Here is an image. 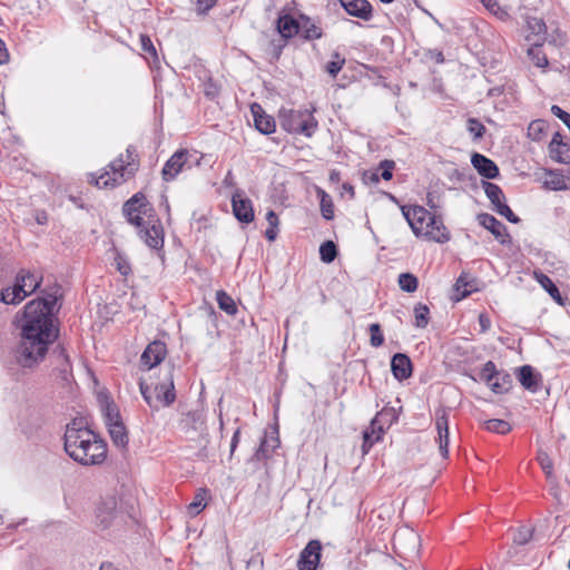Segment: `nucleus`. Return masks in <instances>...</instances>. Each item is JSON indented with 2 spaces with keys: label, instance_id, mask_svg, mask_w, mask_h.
Masks as SVG:
<instances>
[{
  "label": "nucleus",
  "instance_id": "f257e3e1",
  "mask_svg": "<svg viewBox=\"0 0 570 570\" xmlns=\"http://www.w3.org/2000/svg\"><path fill=\"white\" fill-rule=\"evenodd\" d=\"M18 327L20 337L14 350V361L23 368H33L45 360L49 345L58 337L53 314L46 303L31 301L26 305Z\"/></svg>",
  "mask_w": 570,
  "mask_h": 570
},
{
  "label": "nucleus",
  "instance_id": "f03ea898",
  "mask_svg": "<svg viewBox=\"0 0 570 570\" xmlns=\"http://www.w3.org/2000/svg\"><path fill=\"white\" fill-rule=\"evenodd\" d=\"M127 220L138 229L140 239L153 249L164 246V228L153 206L138 193L127 200L122 208Z\"/></svg>",
  "mask_w": 570,
  "mask_h": 570
},
{
  "label": "nucleus",
  "instance_id": "7ed1b4c3",
  "mask_svg": "<svg viewBox=\"0 0 570 570\" xmlns=\"http://www.w3.org/2000/svg\"><path fill=\"white\" fill-rule=\"evenodd\" d=\"M63 446L67 454L82 465H96L107 455L106 442L95 430H66Z\"/></svg>",
  "mask_w": 570,
  "mask_h": 570
},
{
  "label": "nucleus",
  "instance_id": "20e7f679",
  "mask_svg": "<svg viewBox=\"0 0 570 570\" xmlns=\"http://www.w3.org/2000/svg\"><path fill=\"white\" fill-rule=\"evenodd\" d=\"M402 214L417 237L436 243H446L450 233L443 222L422 206H401Z\"/></svg>",
  "mask_w": 570,
  "mask_h": 570
},
{
  "label": "nucleus",
  "instance_id": "39448f33",
  "mask_svg": "<svg viewBox=\"0 0 570 570\" xmlns=\"http://www.w3.org/2000/svg\"><path fill=\"white\" fill-rule=\"evenodd\" d=\"M110 170H106L99 176L90 175V183L97 187H114L120 185L130 178L138 168L134 151L128 148L125 154L115 159L109 165Z\"/></svg>",
  "mask_w": 570,
  "mask_h": 570
},
{
  "label": "nucleus",
  "instance_id": "423d86ee",
  "mask_svg": "<svg viewBox=\"0 0 570 570\" xmlns=\"http://www.w3.org/2000/svg\"><path fill=\"white\" fill-rule=\"evenodd\" d=\"M281 127L287 132L301 134L311 137L317 121L308 110L281 109L278 114Z\"/></svg>",
  "mask_w": 570,
  "mask_h": 570
},
{
  "label": "nucleus",
  "instance_id": "0eeeda50",
  "mask_svg": "<svg viewBox=\"0 0 570 570\" xmlns=\"http://www.w3.org/2000/svg\"><path fill=\"white\" fill-rule=\"evenodd\" d=\"M480 377L497 394L508 392L512 384L511 376L505 372L498 371L491 361L483 365Z\"/></svg>",
  "mask_w": 570,
  "mask_h": 570
},
{
  "label": "nucleus",
  "instance_id": "6e6552de",
  "mask_svg": "<svg viewBox=\"0 0 570 570\" xmlns=\"http://www.w3.org/2000/svg\"><path fill=\"white\" fill-rule=\"evenodd\" d=\"M322 557V544L318 540H311L299 553L298 570H317Z\"/></svg>",
  "mask_w": 570,
  "mask_h": 570
},
{
  "label": "nucleus",
  "instance_id": "1a4fd4ad",
  "mask_svg": "<svg viewBox=\"0 0 570 570\" xmlns=\"http://www.w3.org/2000/svg\"><path fill=\"white\" fill-rule=\"evenodd\" d=\"M101 413L108 428H124L118 406L106 394L98 395Z\"/></svg>",
  "mask_w": 570,
  "mask_h": 570
},
{
  "label": "nucleus",
  "instance_id": "9d476101",
  "mask_svg": "<svg viewBox=\"0 0 570 570\" xmlns=\"http://www.w3.org/2000/svg\"><path fill=\"white\" fill-rule=\"evenodd\" d=\"M189 153L186 149L177 150L165 164L161 175L163 179L170 181L183 170L188 160Z\"/></svg>",
  "mask_w": 570,
  "mask_h": 570
},
{
  "label": "nucleus",
  "instance_id": "9b49d317",
  "mask_svg": "<svg viewBox=\"0 0 570 570\" xmlns=\"http://www.w3.org/2000/svg\"><path fill=\"white\" fill-rule=\"evenodd\" d=\"M232 206L235 217L243 223H250L254 219L252 202L245 198L242 193H236L232 198Z\"/></svg>",
  "mask_w": 570,
  "mask_h": 570
},
{
  "label": "nucleus",
  "instance_id": "f8f14e48",
  "mask_svg": "<svg viewBox=\"0 0 570 570\" xmlns=\"http://www.w3.org/2000/svg\"><path fill=\"white\" fill-rule=\"evenodd\" d=\"M279 430H265L259 448L256 451L257 460L267 459L279 446Z\"/></svg>",
  "mask_w": 570,
  "mask_h": 570
},
{
  "label": "nucleus",
  "instance_id": "ddd939ff",
  "mask_svg": "<svg viewBox=\"0 0 570 570\" xmlns=\"http://www.w3.org/2000/svg\"><path fill=\"white\" fill-rule=\"evenodd\" d=\"M166 355V346L164 343L155 341L150 343L141 355V363L148 368L158 365Z\"/></svg>",
  "mask_w": 570,
  "mask_h": 570
},
{
  "label": "nucleus",
  "instance_id": "4468645a",
  "mask_svg": "<svg viewBox=\"0 0 570 570\" xmlns=\"http://www.w3.org/2000/svg\"><path fill=\"white\" fill-rule=\"evenodd\" d=\"M157 403L164 406L171 404L175 399L174 380L171 368L167 372L165 382L160 383L155 387Z\"/></svg>",
  "mask_w": 570,
  "mask_h": 570
},
{
  "label": "nucleus",
  "instance_id": "2eb2a0df",
  "mask_svg": "<svg viewBox=\"0 0 570 570\" xmlns=\"http://www.w3.org/2000/svg\"><path fill=\"white\" fill-rule=\"evenodd\" d=\"M471 163L478 173L488 179H493L499 176V168L495 163L481 154H473Z\"/></svg>",
  "mask_w": 570,
  "mask_h": 570
},
{
  "label": "nucleus",
  "instance_id": "dca6fc26",
  "mask_svg": "<svg viewBox=\"0 0 570 570\" xmlns=\"http://www.w3.org/2000/svg\"><path fill=\"white\" fill-rule=\"evenodd\" d=\"M391 370L399 381L405 380L412 374V363L407 355L397 353L392 357Z\"/></svg>",
  "mask_w": 570,
  "mask_h": 570
},
{
  "label": "nucleus",
  "instance_id": "f3484780",
  "mask_svg": "<svg viewBox=\"0 0 570 570\" xmlns=\"http://www.w3.org/2000/svg\"><path fill=\"white\" fill-rule=\"evenodd\" d=\"M343 8L348 14L368 20L372 16V8L366 0H341Z\"/></svg>",
  "mask_w": 570,
  "mask_h": 570
},
{
  "label": "nucleus",
  "instance_id": "a211bd4d",
  "mask_svg": "<svg viewBox=\"0 0 570 570\" xmlns=\"http://www.w3.org/2000/svg\"><path fill=\"white\" fill-rule=\"evenodd\" d=\"M16 283L18 285V289H20L23 296L27 297L39 288L41 277H38L35 273L22 271L17 276Z\"/></svg>",
  "mask_w": 570,
  "mask_h": 570
},
{
  "label": "nucleus",
  "instance_id": "6ab92c4d",
  "mask_svg": "<svg viewBox=\"0 0 570 570\" xmlns=\"http://www.w3.org/2000/svg\"><path fill=\"white\" fill-rule=\"evenodd\" d=\"M252 111L254 115V124L258 131L268 135L275 131V121L271 116L263 112L261 106L253 105Z\"/></svg>",
  "mask_w": 570,
  "mask_h": 570
},
{
  "label": "nucleus",
  "instance_id": "aec40b11",
  "mask_svg": "<svg viewBox=\"0 0 570 570\" xmlns=\"http://www.w3.org/2000/svg\"><path fill=\"white\" fill-rule=\"evenodd\" d=\"M301 21H297L289 14H279L277 19V30L283 38L289 39L299 33Z\"/></svg>",
  "mask_w": 570,
  "mask_h": 570
},
{
  "label": "nucleus",
  "instance_id": "412c9836",
  "mask_svg": "<svg viewBox=\"0 0 570 570\" xmlns=\"http://www.w3.org/2000/svg\"><path fill=\"white\" fill-rule=\"evenodd\" d=\"M478 218L484 228L490 230L501 243H504V236H507L505 226L500 220L490 214H481Z\"/></svg>",
  "mask_w": 570,
  "mask_h": 570
},
{
  "label": "nucleus",
  "instance_id": "4be33fe9",
  "mask_svg": "<svg viewBox=\"0 0 570 570\" xmlns=\"http://www.w3.org/2000/svg\"><path fill=\"white\" fill-rule=\"evenodd\" d=\"M116 499L107 498L97 508V519L104 527H107L116 515Z\"/></svg>",
  "mask_w": 570,
  "mask_h": 570
},
{
  "label": "nucleus",
  "instance_id": "5701e85b",
  "mask_svg": "<svg viewBox=\"0 0 570 570\" xmlns=\"http://www.w3.org/2000/svg\"><path fill=\"white\" fill-rule=\"evenodd\" d=\"M399 420V413L394 407H384L371 422V428H391L396 424Z\"/></svg>",
  "mask_w": 570,
  "mask_h": 570
},
{
  "label": "nucleus",
  "instance_id": "b1692460",
  "mask_svg": "<svg viewBox=\"0 0 570 570\" xmlns=\"http://www.w3.org/2000/svg\"><path fill=\"white\" fill-rule=\"evenodd\" d=\"M466 275H461L454 285V299L461 301L476 289L474 279L468 281Z\"/></svg>",
  "mask_w": 570,
  "mask_h": 570
},
{
  "label": "nucleus",
  "instance_id": "393cba45",
  "mask_svg": "<svg viewBox=\"0 0 570 570\" xmlns=\"http://www.w3.org/2000/svg\"><path fill=\"white\" fill-rule=\"evenodd\" d=\"M299 32L307 40L320 39L322 37V29L314 23L308 17H301Z\"/></svg>",
  "mask_w": 570,
  "mask_h": 570
},
{
  "label": "nucleus",
  "instance_id": "a878e982",
  "mask_svg": "<svg viewBox=\"0 0 570 570\" xmlns=\"http://www.w3.org/2000/svg\"><path fill=\"white\" fill-rule=\"evenodd\" d=\"M385 430H363L362 433V453L363 455L367 454L372 446L383 441Z\"/></svg>",
  "mask_w": 570,
  "mask_h": 570
},
{
  "label": "nucleus",
  "instance_id": "bb28decb",
  "mask_svg": "<svg viewBox=\"0 0 570 570\" xmlns=\"http://www.w3.org/2000/svg\"><path fill=\"white\" fill-rule=\"evenodd\" d=\"M520 383L527 389L532 392L537 391L538 389V381L533 374L532 367L530 365H524L520 368L519 374Z\"/></svg>",
  "mask_w": 570,
  "mask_h": 570
},
{
  "label": "nucleus",
  "instance_id": "cd10ccee",
  "mask_svg": "<svg viewBox=\"0 0 570 570\" xmlns=\"http://www.w3.org/2000/svg\"><path fill=\"white\" fill-rule=\"evenodd\" d=\"M317 196L320 197L321 213L322 216L331 220L334 217V205L331 197L321 188L316 189Z\"/></svg>",
  "mask_w": 570,
  "mask_h": 570
},
{
  "label": "nucleus",
  "instance_id": "c85d7f7f",
  "mask_svg": "<svg viewBox=\"0 0 570 570\" xmlns=\"http://www.w3.org/2000/svg\"><path fill=\"white\" fill-rule=\"evenodd\" d=\"M216 298L220 309L225 311L229 315H235L237 313V306L234 299L224 291H218L216 293Z\"/></svg>",
  "mask_w": 570,
  "mask_h": 570
},
{
  "label": "nucleus",
  "instance_id": "c756f323",
  "mask_svg": "<svg viewBox=\"0 0 570 570\" xmlns=\"http://www.w3.org/2000/svg\"><path fill=\"white\" fill-rule=\"evenodd\" d=\"M206 489H198L194 500L187 507L190 515H197L206 507Z\"/></svg>",
  "mask_w": 570,
  "mask_h": 570
},
{
  "label": "nucleus",
  "instance_id": "7c9ffc66",
  "mask_svg": "<svg viewBox=\"0 0 570 570\" xmlns=\"http://www.w3.org/2000/svg\"><path fill=\"white\" fill-rule=\"evenodd\" d=\"M537 281L541 286L550 294V296L557 301H561V295L558 287L551 281L549 276L543 273H534Z\"/></svg>",
  "mask_w": 570,
  "mask_h": 570
},
{
  "label": "nucleus",
  "instance_id": "2f4dec72",
  "mask_svg": "<svg viewBox=\"0 0 570 570\" xmlns=\"http://www.w3.org/2000/svg\"><path fill=\"white\" fill-rule=\"evenodd\" d=\"M26 297L21 293L20 289H18L17 283L13 287H8L2 289L1 292V301L6 304H18L22 302Z\"/></svg>",
  "mask_w": 570,
  "mask_h": 570
},
{
  "label": "nucleus",
  "instance_id": "473e14b6",
  "mask_svg": "<svg viewBox=\"0 0 570 570\" xmlns=\"http://www.w3.org/2000/svg\"><path fill=\"white\" fill-rule=\"evenodd\" d=\"M399 286L406 293H413L417 289L419 281L416 276L411 273H402L399 276Z\"/></svg>",
  "mask_w": 570,
  "mask_h": 570
},
{
  "label": "nucleus",
  "instance_id": "72a5a7b5",
  "mask_svg": "<svg viewBox=\"0 0 570 570\" xmlns=\"http://www.w3.org/2000/svg\"><path fill=\"white\" fill-rule=\"evenodd\" d=\"M320 255L324 263H332L337 255L335 244L332 240H326L323 243L320 247Z\"/></svg>",
  "mask_w": 570,
  "mask_h": 570
},
{
  "label": "nucleus",
  "instance_id": "f704fd0d",
  "mask_svg": "<svg viewBox=\"0 0 570 570\" xmlns=\"http://www.w3.org/2000/svg\"><path fill=\"white\" fill-rule=\"evenodd\" d=\"M429 307L424 304H417L414 307L415 326L424 328L429 323Z\"/></svg>",
  "mask_w": 570,
  "mask_h": 570
},
{
  "label": "nucleus",
  "instance_id": "c9c22d12",
  "mask_svg": "<svg viewBox=\"0 0 570 570\" xmlns=\"http://www.w3.org/2000/svg\"><path fill=\"white\" fill-rule=\"evenodd\" d=\"M332 57L333 60L326 63L325 70L335 78L345 65V58L341 57L338 52H334Z\"/></svg>",
  "mask_w": 570,
  "mask_h": 570
},
{
  "label": "nucleus",
  "instance_id": "e433bc0d",
  "mask_svg": "<svg viewBox=\"0 0 570 570\" xmlns=\"http://www.w3.org/2000/svg\"><path fill=\"white\" fill-rule=\"evenodd\" d=\"M537 460H538L541 469L546 473L547 478L548 479L552 478V475H553V462L550 459L549 454L546 451H543V450H539L538 454H537Z\"/></svg>",
  "mask_w": 570,
  "mask_h": 570
},
{
  "label": "nucleus",
  "instance_id": "4c0bfd02",
  "mask_svg": "<svg viewBox=\"0 0 570 570\" xmlns=\"http://www.w3.org/2000/svg\"><path fill=\"white\" fill-rule=\"evenodd\" d=\"M482 4L500 20H507L509 18L508 11L500 7L497 0H481Z\"/></svg>",
  "mask_w": 570,
  "mask_h": 570
},
{
  "label": "nucleus",
  "instance_id": "58836bf2",
  "mask_svg": "<svg viewBox=\"0 0 570 570\" xmlns=\"http://www.w3.org/2000/svg\"><path fill=\"white\" fill-rule=\"evenodd\" d=\"M483 188L487 197L490 199L491 203L499 202L500 199H505L502 189L498 185L489 181H483Z\"/></svg>",
  "mask_w": 570,
  "mask_h": 570
},
{
  "label": "nucleus",
  "instance_id": "ea45409f",
  "mask_svg": "<svg viewBox=\"0 0 570 570\" xmlns=\"http://www.w3.org/2000/svg\"><path fill=\"white\" fill-rule=\"evenodd\" d=\"M449 431L450 430H438V438H435V441L439 445L440 455L443 459H446L449 454Z\"/></svg>",
  "mask_w": 570,
  "mask_h": 570
},
{
  "label": "nucleus",
  "instance_id": "a19ab883",
  "mask_svg": "<svg viewBox=\"0 0 570 570\" xmlns=\"http://www.w3.org/2000/svg\"><path fill=\"white\" fill-rule=\"evenodd\" d=\"M546 129V122L541 119L533 120L530 122L528 127V136L532 140H540L541 136Z\"/></svg>",
  "mask_w": 570,
  "mask_h": 570
},
{
  "label": "nucleus",
  "instance_id": "79ce46f5",
  "mask_svg": "<svg viewBox=\"0 0 570 570\" xmlns=\"http://www.w3.org/2000/svg\"><path fill=\"white\" fill-rule=\"evenodd\" d=\"M370 343L373 347H380L384 343V336L381 331V326L377 323L370 325Z\"/></svg>",
  "mask_w": 570,
  "mask_h": 570
},
{
  "label": "nucleus",
  "instance_id": "37998d69",
  "mask_svg": "<svg viewBox=\"0 0 570 570\" xmlns=\"http://www.w3.org/2000/svg\"><path fill=\"white\" fill-rule=\"evenodd\" d=\"M116 446L125 448L128 443L127 430H108Z\"/></svg>",
  "mask_w": 570,
  "mask_h": 570
},
{
  "label": "nucleus",
  "instance_id": "c03bdc74",
  "mask_svg": "<svg viewBox=\"0 0 570 570\" xmlns=\"http://www.w3.org/2000/svg\"><path fill=\"white\" fill-rule=\"evenodd\" d=\"M468 130L474 138H481L485 131V127L476 119H469Z\"/></svg>",
  "mask_w": 570,
  "mask_h": 570
},
{
  "label": "nucleus",
  "instance_id": "a18cd8bd",
  "mask_svg": "<svg viewBox=\"0 0 570 570\" xmlns=\"http://www.w3.org/2000/svg\"><path fill=\"white\" fill-rule=\"evenodd\" d=\"M115 264H116V268L118 269V272L124 276H127L131 272V267H130L129 263L119 253L115 257Z\"/></svg>",
  "mask_w": 570,
  "mask_h": 570
},
{
  "label": "nucleus",
  "instance_id": "49530a36",
  "mask_svg": "<svg viewBox=\"0 0 570 570\" xmlns=\"http://www.w3.org/2000/svg\"><path fill=\"white\" fill-rule=\"evenodd\" d=\"M61 296L60 288L57 287L53 293L48 294L43 298H38L37 301L46 303L48 309L52 314L53 307L57 304L58 298Z\"/></svg>",
  "mask_w": 570,
  "mask_h": 570
},
{
  "label": "nucleus",
  "instance_id": "de8ad7c7",
  "mask_svg": "<svg viewBox=\"0 0 570 570\" xmlns=\"http://www.w3.org/2000/svg\"><path fill=\"white\" fill-rule=\"evenodd\" d=\"M395 167V163L393 160L385 159L380 163V169H382L381 177L384 180H390L393 176L392 170Z\"/></svg>",
  "mask_w": 570,
  "mask_h": 570
},
{
  "label": "nucleus",
  "instance_id": "09e8293b",
  "mask_svg": "<svg viewBox=\"0 0 570 570\" xmlns=\"http://www.w3.org/2000/svg\"><path fill=\"white\" fill-rule=\"evenodd\" d=\"M532 538V531L528 528H521L514 535V542L519 546H523Z\"/></svg>",
  "mask_w": 570,
  "mask_h": 570
},
{
  "label": "nucleus",
  "instance_id": "8fccbe9b",
  "mask_svg": "<svg viewBox=\"0 0 570 570\" xmlns=\"http://www.w3.org/2000/svg\"><path fill=\"white\" fill-rule=\"evenodd\" d=\"M498 214L507 218L511 223H519L520 218L514 215V213L511 210V208L504 203L500 208L497 210Z\"/></svg>",
  "mask_w": 570,
  "mask_h": 570
},
{
  "label": "nucleus",
  "instance_id": "3c124183",
  "mask_svg": "<svg viewBox=\"0 0 570 570\" xmlns=\"http://www.w3.org/2000/svg\"><path fill=\"white\" fill-rule=\"evenodd\" d=\"M551 112L558 117L560 120H562V122L569 128L570 130V114H568L567 111L562 110L559 106L557 105H553L551 107Z\"/></svg>",
  "mask_w": 570,
  "mask_h": 570
},
{
  "label": "nucleus",
  "instance_id": "603ef678",
  "mask_svg": "<svg viewBox=\"0 0 570 570\" xmlns=\"http://www.w3.org/2000/svg\"><path fill=\"white\" fill-rule=\"evenodd\" d=\"M140 41H141V49L145 52L149 53L154 59H157L156 48L154 47L149 37L142 35L140 37Z\"/></svg>",
  "mask_w": 570,
  "mask_h": 570
},
{
  "label": "nucleus",
  "instance_id": "864d4df0",
  "mask_svg": "<svg viewBox=\"0 0 570 570\" xmlns=\"http://www.w3.org/2000/svg\"><path fill=\"white\" fill-rule=\"evenodd\" d=\"M217 0H196V11L199 14L206 13L209 9H212Z\"/></svg>",
  "mask_w": 570,
  "mask_h": 570
},
{
  "label": "nucleus",
  "instance_id": "5fc2aeb1",
  "mask_svg": "<svg viewBox=\"0 0 570 570\" xmlns=\"http://www.w3.org/2000/svg\"><path fill=\"white\" fill-rule=\"evenodd\" d=\"M563 148L564 147H557V150L553 153H550L551 157L557 160L558 163H568V158L563 156Z\"/></svg>",
  "mask_w": 570,
  "mask_h": 570
},
{
  "label": "nucleus",
  "instance_id": "6e6d98bb",
  "mask_svg": "<svg viewBox=\"0 0 570 570\" xmlns=\"http://www.w3.org/2000/svg\"><path fill=\"white\" fill-rule=\"evenodd\" d=\"M557 147H566L562 144L561 135L559 132H556L552 137V140L550 142V153L557 150Z\"/></svg>",
  "mask_w": 570,
  "mask_h": 570
},
{
  "label": "nucleus",
  "instance_id": "4d7b16f0",
  "mask_svg": "<svg viewBox=\"0 0 570 570\" xmlns=\"http://www.w3.org/2000/svg\"><path fill=\"white\" fill-rule=\"evenodd\" d=\"M479 324L481 326V332L483 333L487 332L491 326L490 318L485 314L479 315Z\"/></svg>",
  "mask_w": 570,
  "mask_h": 570
},
{
  "label": "nucleus",
  "instance_id": "13d9d810",
  "mask_svg": "<svg viewBox=\"0 0 570 570\" xmlns=\"http://www.w3.org/2000/svg\"><path fill=\"white\" fill-rule=\"evenodd\" d=\"M266 220L268 222L269 226L271 227H277L279 222H278V217L277 215L275 214L274 210H269L267 214H266Z\"/></svg>",
  "mask_w": 570,
  "mask_h": 570
},
{
  "label": "nucleus",
  "instance_id": "bf43d9fd",
  "mask_svg": "<svg viewBox=\"0 0 570 570\" xmlns=\"http://www.w3.org/2000/svg\"><path fill=\"white\" fill-rule=\"evenodd\" d=\"M72 424L78 425V428H89L90 423L87 420V417L79 416V417L73 419Z\"/></svg>",
  "mask_w": 570,
  "mask_h": 570
},
{
  "label": "nucleus",
  "instance_id": "052dcab7",
  "mask_svg": "<svg viewBox=\"0 0 570 570\" xmlns=\"http://www.w3.org/2000/svg\"><path fill=\"white\" fill-rule=\"evenodd\" d=\"M8 60V52L4 48L3 41L0 39V65L4 63Z\"/></svg>",
  "mask_w": 570,
  "mask_h": 570
},
{
  "label": "nucleus",
  "instance_id": "680f3d73",
  "mask_svg": "<svg viewBox=\"0 0 570 570\" xmlns=\"http://www.w3.org/2000/svg\"><path fill=\"white\" fill-rule=\"evenodd\" d=\"M276 228L277 227H271L266 229L265 232V236L266 238L269 240V242H273L275 240L276 236H277V232H276Z\"/></svg>",
  "mask_w": 570,
  "mask_h": 570
},
{
  "label": "nucleus",
  "instance_id": "e2e57ef3",
  "mask_svg": "<svg viewBox=\"0 0 570 570\" xmlns=\"http://www.w3.org/2000/svg\"><path fill=\"white\" fill-rule=\"evenodd\" d=\"M238 439H239V430H235L232 441H230V453H233L235 451L237 443H238Z\"/></svg>",
  "mask_w": 570,
  "mask_h": 570
},
{
  "label": "nucleus",
  "instance_id": "0e129e2a",
  "mask_svg": "<svg viewBox=\"0 0 570 570\" xmlns=\"http://www.w3.org/2000/svg\"><path fill=\"white\" fill-rule=\"evenodd\" d=\"M534 63L540 68H544L546 66H548V59L544 56L537 57Z\"/></svg>",
  "mask_w": 570,
  "mask_h": 570
},
{
  "label": "nucleus",
  "instance_id": "69168bd1",
  "mask_svg": "<svg viewBox=\"0 0 570 570\" xmlns=\"http://www.w3.org/2000/svg\"><path fill=\"white\" fill-rule=\"evenodd\" d=\"M36 219H37V223L40 224V225L46 224L47 223V215H46V213L37 214Z\"/></svg>",
  "mask_w": 570,
  "mask_h": 570
},
{
  "label": "nucleus",
  "instance_id": "338daca9",
  "mask_svg": "<svg viewBox=\"0 0 570 570\" xmlns=\"http://www.w3.org/2000/svg\"><path fill=\"white\" fill-rule=\"evenodd\" d=\"M436 428H448V422L444 416L436 420Z\"/></svg>",
  "mask_w": 570,
  "mask_h": 570
},
{
  "label": "nucleus",
  "instance_id": "774afa93",
  "mask_svg": "<svg viewBox=\"0 0 570 570\" xmlns=\"http://www.w3.org/2000/svg\"><path fill=\"white\" fill-rule=\"evenodd\" d=\"M140 391H141V394L144 395V397H145L146 402H147L150 406H154V404H153V402H151L150 397L147 395L146 390L144 389L142 383H140Z\"/></svg>",
  "mask_w": 570,
  "mask_h": 570
}]
</instances>
